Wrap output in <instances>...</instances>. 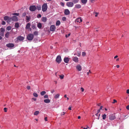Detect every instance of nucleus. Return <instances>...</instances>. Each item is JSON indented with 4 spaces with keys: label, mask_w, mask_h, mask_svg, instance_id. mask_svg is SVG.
I'll list each match as a JSON object with an SVG mask.
<instances>
[{
    "label": "nucleus",
    "mask_w": 129,
    "mask_h": 129,
    "mask_svg": "<svg viewBox=\"0 0 129 129\" xmlns=\"http://www.w3.org/2000/svg\"><path fill=\"white\" fill-rule=\"evenodd\" d=\"M34 38V35L32 34H28L27 37V39L29 41H31Z\"/></svg>",
    "instance_id": "nucleus-1"
},
{
    "label": "nucleus",
    "mask_w": 129,
    "mask_h": 129,
    "mask_svg": "<svg viewBox=\"0 0 129 129\" xmlns=\"http://www.w3.org/2000/svg\"><path fill=\"white\" fill-rule=\"evenodd\" d=\"M48 6L46 3L43 4L42 6V10L43 12H46L47 10Z\"/></svg>",
    "instance_id": "nucleus-2"
},
{
    "label": "nucleus",
    "mask_w": 129,
    "mask_h": 129,
    "mask_svg": "<svg viewBox=\"0 0 129 129\" xmlns=\"http://www.w3.org/2000/svg\"><path fill=\"white\" fill-rule=\"evenodd\" d=\"M5 30V28H1L0 29V35L3 37L4 36V33Z\"/></svg>",
    "instance_id": "nucleus-3"
},
{
    "label": "nucleus",
    "mask_w": 129,
    "mask_h": 129,
    "mask_svg": "<svg viewBox=\"0 0 129 129\" xmlns=\"http://www.w3.org/2000/svg\"><path fill=\"white\" fill-rule=\"evenodd\" d=\"M36 9V7L35 5H32L30 6L29 9L31 11H34Z\"/></svg>",
    "instance_id": "nucleus-4"
},
{
    "label": "nucleus",
    "mask_w": 129,
    "mask_h": 129,
    "mask_svg": "<svg viewBox=\"0 0 129 129\" xmlns=\"http://www.w3.org/2000/svg\"><path fill=\"white\" fill-rule=\"evenodd\" d=\"M56 61L58 63H60L61 61V59L60 55H58L56 58Z\"/></svg>",
    "instance_id": "nucleus-5"
},
{
    "label": "nucleus",
    "mask_w": 129,
    "mask_h": 129,
    "mask_svg": "<svg viewBox=\"0 0 129 129\" xmlns=\"http://www.w3.org/2000/svg\"><path fill=\"white\" fill-rule=\"evenodd\" d=\"M66 5L68 7H73V6L74 3L72 2H68L67 3Z\"/></svg>",
    "instance_id": "nucleus-6"
},
{
    "label": "nucleus",
    "mask_w": 129,
    "mask_h": 129,
    "mask_svg": "<svg viewBox=\"0 0 129 129\" xmlns=\"http://www.w3.org/2000/svg\"><path fill=\"white\" fill-rule=\"evenodd\" d=\"M6 46L8 48H13L14 46V44L12 43H9L6 44Z\"/></svg>",
    "instance_id": "nucleus-7"
},
{
    "label": "nucleus",
    "mask_w": 129,
    "mask_h": 129,
    "mask_svg": "<svg viewBox=\"0 0 129 129\" xmlns=\"http://www.w3.org/2000/svg\"><path fill=\"white\" fill-rule=\"evenodd\" d=\"M116 117L113 114L109 116V119L111 120H113L115 119Z\"/></svg>",
    "instance_id": "nucleus-8"
},
{
    "label": "nucleus",
    "mask_w": 129,
    "mask_h": 129,
    "mask_svg": "<svg viewBox=\"0 0 129 129\" xmlns=\"http://www.w3.org/2000/svg\"><path fill=\"white\" fill-rule=\"evenodd\" d=\"M56 28V27L55 25H51L50 27V31H54Z\"/></svg>",
    "instance_id": "nucleus-9"
},
{
    "label": "nucleus",
    "mask_w": 129,
    "mask_h": 129,
    "mask_svg": "<svg viewBox=\"0 0 129 129\" xmlns=\"http://www.w3.org/2000/svg\"><path fill=\"white\" fill-rule=\"evenodd\" d=\"M70 12L68 9H66L64 11V13L66 15H69Z\"/></svg>",
    "instance_id": "nucleus-10"
},
{
    "label": "nucleus",
    "mask_w": 129,
    "mask_h": 129,
    "mask_svg": "<svg viewBox=\"0 0 129 129\" xmlns=\"http://www.w3.org/2000/svg\"><path fill=\"white\" fill-rule=\"evenodd\" d=\"M70 59L68 57H65L64 59V61L66 63H68Z\"/></svg>",
    "instance_id": "nucleus-11"
},
{
    "label": "nucleus",
    "mask_w": 129,
    "mask_h": 129,
    "mask_svg": "<svg viewBox=\"0 0 129 129\" xmlns=\"http://www.w3.org/2000/svg\"><path fill=\"white\" fill-rule=\"evenodd\" d=\"M24 39V38L23 37L20 36H19L17 38V39L19 41H22Z\"/></svg>",
    "instance_id": "nucleus-12"
},
{
    "label": "nucleus",
    "mask_w": 129,
    "mask_h": 129,
    "mask_svg": "<svg viewBox=\"0 0 129 129\" xmlns=\"http://www.w3.org/2000/svg\"><path fill=\"white\" fill-rule=\"evenodd\" d=\"M77 69L79 71H80L81 70L82 68L81 66L79 64L76 67Z\"/></svg>",
    "instance_id": "nucleus-13"
},
{
    "label": "nucleus",
    "mask_w": 129,
    "mask_h": 129,
    "mask_svg": "<svg viewBox=\"0 0 129 129\" xmlns=\"http://www.w3.org/2000/svg\"><path fill=\"white\" fill-rule=\"evenodd\" d=\"M73 60L76 62H78V58L77 57H74L73 58Z\"/></svg>",
    "instance_id": "nucleus-14"
},
{
    "label": "nucleus",
    "mask_w": 129,
    "mask_h": 129,
    "mask_svg": "<svg viewBox=\"0 0 129 129\" xmlns=\"http://www.w3.org/2000/svg\"><path fill=\"white\" fill-rule=\"evenodd\" d=\"M30 26V24L29 23H27L26 25L25 29H29Z\"/></svg>",
    "instance_id": "nucleus-15"
},
{
    "label": "nucleus",
    "mask_w": 129,
    "mask_h": 129,
    "mask_svg": "<svg viewBox=\"0 0 129 129\" xmlns=\"http://www.w3.org/2000/svg\"><path fill=\"white\" fill-rule=\"evenodd\" d=\"M13 21H18L17 17L16 16H13L12 17Z\"/></svg>",
    "instance_id": "nucleus-16"
},
{
    "label": "nucleus",
    "mask_w": 129,
    "mask_h": 129,
    "mask_svg": "<svg viewBox=\"0 0 129 129\" xmlns=\"http://www.w3.org/2000/svg\"><path fill=\"white\" fill-rule=\"evenodd\" d=\"M37 26L39 29H41L42 27V24L41 23L39 22L37 24Z\"/></svg>",
    "instance_id": "nucleus-17"
},
{
    "label": "nucleus",
    "mask_w": 129,
    "mask_h": 129,
    "mask_svg": "<svg viewBox=\"0 0 129 129\" xmlns=\"http://www.w3.org/2000/svg\"><path fill=\"white\" fill-rule=\"evenodd\" d=\"M76 21L80 23V22L82 21V20L81 19V17L78 18L77 19Z\"/></svg>",
    "instance_id": "nucleus-18"
},
{
    "label": "nucleus",
    "mask_w": 129,
    "mask_h": 129,
    "mask_svg": "<svg viewBox=\"0 0 129 129\" xmlns=\"http://www.w3.org/2000/svg\"><path fill=\"white\" fill-rule=\"evenodd\" d=\"M10 34V32L9 31H7L5 35V37L7 38H8L9 37Z\"/></svg>",
    "instance_id": "nucleus-19"
},
{
    "label": "nucleus",
    "mask_w": 129,
    "mask_h": 129,
    "mask_svg": "<svg viewBox=\"0 0 129 129\" xmlns=\"http://www.w3.org/2000/svg\"><path fill=\"white\" fill-rule=\"evenodd\" d=\"M81 7V6L80 4H76L75 6V8L77 9H80Z\"/></svg>",
    "instance_id": "nucleus-20"
},
{
    "label": "nucleus",
    "mask_w": 129,
    "mask_h": 129,
    "mask_svg": "<svg viewBox=\"0 0 129 129\" xmlns=\"http://www.w3.org/2000/svg\"><path fill=\"white\" fill-rule=\"evenodd\" d=\"M12 21H13L12 18L9 17L8 20L7 21V22L8 23H10Z\"/></svg>",
    "instance_id": "nucleus-21"
},
{
    "label": "nucleus",
    "mask_w": 129,
    "mask_h": 129,
    "mask_svg": "<svg viewBox=\"0 0 129 129\" xmlns=\"http://www.w3.org/2000/svg\"><path fill=\"white\" fill-rule=\"evenodd\" d=\"M42 21L44 22H45L47 20V18L45 17H43L42 18Z\"/></svg>",
    "instance_id": "nucleus-22"
},
{
    "label": "nucleus",
    "mask_w": 129,
    "mask_h": 129,
    "mask_svg": "<svg viewBox=\"0 0 129 129\" xmlns=\"http://www.w3.org/2000/svg\"><path fill=\"white\" fill-rule=\"evenodd\" d=\"M9 17L7 16H4V20L6 21H8V20Z\"/></svg>",
    "instance_id": "nucleus-23"
},
{
    "label": "nucleus",
    "mask_w": 129,
    "mask_h": 129,
    "mask_svg": "<svg viewBox=\"0 0 129 129\" xmlns=\"http://www.w3.org/2000/svg\"><path fill=\"white\" fill-rule=\"evenodd\" d=\"M44 102L46 103H49L50 102V100L48 99H45L44 100Z\"/></svg>",
    "instance_id": "nucleus-24"
},
{
    "label": "nucleus",
    "mask_w": 129,
    "mask_h": 129,
    "mask_svg": "<svg viewBox=\"0 0 129 129\" xmlns=\"http://www.w3.org/2000/svg\"><path fill=\"white\" fill-rule=\"evenodd\" d=\"M39 111H35L34 113V115H38L39 113Z\"/></svg>",
    "instance_id": "nucleus-25"
},
{
    "label": "nucleus",
    "mask_w": 129,
    "mask_h": 129,
    "mask_svg": "<svg viewBox=\"0 0 129 129\" xmlns=\"http://www.w3.org/2000/svg\"><path fill=\"white\" fill-rule=\"evenodd\" d=\"M41 9V6L40 5H39L37 6L36 7V9H37L39 10H40Z\"/></svg>",
    "instance_id": "nucleus-26"
},
{
    "label": "nucleus",
    "mask_w": 129,
    "mask_h": 129,
    "mask_svg": "<svg viewBox=\"0 0 129 129\" xmlns=\"http://www.w3.org/2000/svg\"><path fill=\"white\" fill-rule=\"evenodd\" d=\"M60 24V22L59 20H57L56 23V26H59Z\"/></svg>",
    "instance_id": "nucleus-27"
},
{
    "label": "nucleus",
    "mask_w": 129,
    "mask_h": 129,
    "mask_svg": "<svg viewBox=\"0 0 129 129\" xmlns=\"http://www.w3.org/2000/svg\"><path fill=\"white\" fill-rule=\"evenodd\" d=\"M87 2V0H81V2L83 4H86Z\"/></svg>",
    "instance_id": "nucleus-28"
},
{
    "label": "nucleus",
    "mask_w": 129,
    "mask_h": 129,
    "mask_svg": "<svg viewBox=\"0 0 129 129\" xmlns=\"http://www.w3.org/2000/svg\"><path fill=\"white\" fill-rule=\"evenodd\" d=\"M60 94H56L54 96V98L55 99H57L58 98Z\"/></svg>",
    "instance_id": "nucleus-29"
},
{
    "label": "nucleus",
    "mask_w": 129,
    "mask_h": 129,
    "mask_svg": "<svg viewBox=\"0 0 129 129\" xmlns=\"http://www.w3.org/2000/svg\"><path fill=\"white\" fill-rule=\"evenodd\" d=\"M95 115L97 116V117H96V118L98 119H99L100 116V114H98L97 113L96 114H95Z\"/></svg>",
    "instance_id": "nucleus-30"
},
{
    "label": "nucleus",
    "mask_w": 129,
    "mask_h": 129,
    "mask_svg": "<svg viewBox=\"0 0 129 129\" xmlns=\"http://www.w3.org/2000/svg\"><path fill=\"white\" fill-rule=\"evenodd\" d=\"M15 27L18 28L19 27V25L18 23H16L15 24Z\"/></svg>",
    "instance_id": "nucleus-31"
},
{
    "label": "nucleus",
    "mask_w": 129,
    "mask_h": 129,
    "mask_svg": "<svg viewBox=\"0 0 129 129\" xmlns=\"http://www.w3.org/2000/svg\"><path fill=\"white\" fill-rule=\"evenodd\" d=\"M46 93V92L45 91H43L41 92L40 94L42 95H44Z\"/></svg>",
    "instance_id": "nucleus-32"
},
{
    "label": "nucleus",
    "mask_w": 129,
    "mask_h": 129,
    "mask_svg": "<svg viewBox=\"0 0 129 129\" xmlns=\"http://www.w3.org/2000/svg\"><path fill=\"white\" fill-rule=\"evenodd\" d=\"M11 27L10 26H7L6 28V30H10L11 29Z\"/></svg>",
    "instance_id": "nucleus-33"
},
{
    "label": "nucleus",
    "mask_w": 129,
    "mask_h": 129,
    "mask_svg": "<svg viewBox=\"0 0 129 129\" xmlns=\"http://www.w3.org/2000/svg\"><path fill=\"white\" fill-rule=\"evenodd\" d=\"M106 116H107L105 114H104V115H103L102 117L103 119H105L106 117Z\"/></svg>",
    "instance_id": "nucleus-34"
},
{
    "label": "nucleus",
    "mask_w": 129,
    "mask_h": 129,
    "mask_svg": "<svg viewBox=\"0 0 129 129\" xmlns=\"http://www.w3.org/2000/svg\"><path fill=\"white\" fill-rule=\"evenodd\" d=\"M34 34L35 36H37L38 35V32L35 31L34 32Z\"/></svg>",
    "instance_id": "nucleus-35"
},
{
    "label": "nucleus",
    "mask_w": 129,
    "mask_h": 129,
    "mask_svg": "<svg viewBox=\"0 0 129 129\" xmlns=\"http://www.w3.org/2000/svg\"><path fill=\"white\" fill-rule=\"evenodd\" d=\"M33 95L34 96L36 97H38V94L34 92L33 93Z\"/></svg>",
    "instance_id": "nucleus-36"
},
{
    "label": "nucleus",
    "mask_w": 129,
    "mask_h": 129,
    "mask_svg": "<svg viewBox=\"0 0 129 129\" xmlns=\"http://www.w3.org/2000/svg\"><path fill=\"white\" fill-rule=\"evenodd\" d=\"M79 0H73V2L75 4L79 2Z\"/></svg>",
    "instance_id": "nucleus-37"
},
{
    "label": "nucleus",
    "mask_w": 129,
    "mask_h": 129,
    "mask_svg": "<svg viewBox=\"0 0 129 129\" xmlns=\"http://www.w3.org/2000/svg\"><path fill=\"white\" fill-rule=\"evenodd\" d=\"M32 28L33 29H34L35 28H36V26L34 24H32L31 26Z\"/></svg>",
    "instance_id": "nucleus-38"
},
{
    "label": "nucleus",
    "mask_w": 129,
    "mask_h": 129,
    "mask_svg": "<svg viewBox=\"0 0 129 129\" xmlns=\"http://www.w3.org/2000/svg\"><path fill=\"white\" fill-rule=\"evenodd\" d=\"M86 53L84 52H82V56H84L86 55Z\"/></svg>",
    "instance_id": "nucleus-39"
},
{
    "label": "nucleus",
    "mask_w": 129,
    "mask_h": 129,
    "mask_svg": "<svg viewBox=\"0 0 129 129\" xmlns=\"http://www.w3.org/2000/svg\"><path fill=\"white\" fill-rule=\"evenodd\" d=\"M60 78L61 79H62L63 78L64 76L63 75H59Z\"/></svg>",
    "instance_id": "nucleus-40"
},
{
    "label": "nucleus",
    "mask_w": 129,
    "mask_h": 129,
    "mask_svg": "<svg viewBox=\"0 0 129 129\" xmlns=\"http://www.w3.org/2000/svg\"><path fill=\"white\" fill-rule=\"evenodd\" d=\"M26 15V13L25 12H24V13H23L22 14V17H23L25 16Z\"/></svg>",
    "instance_id": "nucleus-41"
},
{
    "label": "nucleus",
    "mask_w": 129,
    "mask_h": 129,
    "mask_svg": "<svg viewBox=\"0 0 129 129\" xmlns=\"http://www.w3.org/2000/svg\"><path fill=\"white\" fill-rule=\"evenodd\" d=\"M62 19L63 21H66V18L65 17H63L62 18Z\"/></svg>",
    "instance_id": "nucleus-42"
},
{
    "label": "nucleus",
    "mask_w": 129,
    "mask_h": 129,
    "mask_svg": "<svg viewBox=\"0 0 129 129\" xmlns=\"http://www.w3.org/2000/svg\"><path fill=\"white\" fill-rule=\"evenodd\" d=\"M6 24V23L5 21H3L2 22V25H5Z\"/></svg>",
    "instance_id": "nucleus-43"
},
{
    "label": "nucleus",
    "mask_w": 129,
    "mask_h": 129,
    "mask_svg": "<svg viewBox=\"0 0 129 129\" xmlns=\"http://www.w3.org/2000/svg\"><path fill=\"white\" fill-rule=\"evenodd\" d=\"M26 20L28 21V22L29 21V20L30 18L29 17H28V16H26Z\"/></svg>",
    "instance_id": "nucleus-44"
},
{
    "label": "nucleus",
    "mask_w": 129,
    "mask_h": 129,
    "mask_svg": "<svg viewBox=\"0 0 129 129\" xmlns=\"http://www.w3.org/2000/svg\"><path fill=\"white\" fill-rule=\"evenodd\" d=\"M19 13H14L13 14V15H16L17 16H18L19 15Z\"/></svg>",
    "instance_id": "nucleus-45"
},
{
    "label": "nucleus",
    "mask_w": 129,
    "mask_h": 129,
    "mask_svg": "<svg viewBox=\"0 0 129 129\" xmlns=\"http://www.w3.org/2000/svg\"><path fill=\"white\" fill-rule=\"evenodd\" d=\"M41 14H38L37 16V17L38 18H40L41 17Z\"/></svg>",
    "instance_id": "nucleus-46"
},
{
    "label": "nucleus",
    "mask_w": 129,
    "mask_h": 129,
    "mask_svg": "<svg viewBox=\"0 0 129 129\" xmlns=\"http://www.w3.org/2000/svg\"><path fill=\"white\" fill-rule=\"evenodd\" d=\"M48 95H46L44 96V98L45 99L48 98Z\"/></svg>",
    "instance_id": "nucleus-47"
},
{
    "label": "nucleus",
    "mask_w": 129,
    "mask_h": 129,
    "mask_svg": "<svg viewBox=\"0 0 129 129\" xmlns=\"http://www.w3.org/2000/svg\"><path fill=\"white\" fill-rule=\"evenodd\" d=\"M7 108H4V110L5 112H7Z\"/></svg>",
    "instance_id": "nucleus-48"
},
{
    "label": "nucleus",
    "mask_w": 129,
    "mask_h": 129,
    "mask_svg": "<svg viewBox=\"0 0 129 129\" xmlns=\"http://www.w3.org/2000/svg\"><path fill=\"white\" fill-rule=\"evenodd\" d=\"M117 102V101L115 99H114V100H113V102L112 103L113 104H114V103H115Z\"/></svg>",
    "instance_id": "nucleus-49"
},
{
    "label": "nucleus",
    "mask_w": 129,
    "mask_h": 129,
    "mask_svg": "<svg viewBox=\"0 0 129 129\" xmlns=\"http://www.w3.org/2000/svg\"><path fill=\"white\" fill-rule=\"evenodd\" d=\"M70 35V34H69L68 35H66V38H67Z\"/></svg>",
    "instance_id": "nucleus-50"
},
{
    "label": "nucleus",
    "mask_w": 129,
    "mask_h": 129,
    "mask_svg": "<svg viewBox=\"0 0 129 129\" xmlns=\"http://www.w3.org/2000/svg\"><path fill=\"white\" fill-rule=\"evenodd\" d=\"M80 89L81 90L82 92H83L84 91V89L83 88L81 87L80 88Z\"/></svg>",
    "instance_id": "nucleus-51"
},
{
    "label": "nucleus",
    "mask_w": 129,
    "mask_h": 129,
    "mask_svg": "<svg viewBox=\"0 0 129 129\" xmlns=\"http://www.w3.org/2000/svg\"><path fill=\"white\" fill-rule=\"evenodd\" d=\"M54 91L55 90L54 89L52 90L51 91V93H53Z\"/></svg>",
    "instance_id": "nucleus-52"
},
{
    "label": "nucleus",
    "mask_w": 129,
    "mask_h": 129,
    "mask_svg": "<svg viewBox=\"0 0 129 129\" xmlns=\"http://www.w3.org/2000/svg\"><path fill=\"white\" fill-rule=\"evenodd\" d=\"M65 114V112H62L61 113V115H63Z\"/></svg>",
    "instance_id": "nucleus-53"
},
{
    "label": "nucleus",
    "mask_w": 129,
    "mask_h": 129,
    "mask_svg": "<svg viewBox=\"0 0 129 129\" xmlns=\"http://www.w3.org/2000/svg\"><path fill=\"white\" fill-rule=\"evenodd\" d=\"M27 88L28 90H29L30 89V87L29 86H27Z\"/></svg>",
    "instance_id": "nucleus-54"
},
{
    "label": "nucleus",
    "mask_w": 129,
    "mask_h": 129,
    "mask_svg": "<svg viewBox=\"0 0 129 129\" xmlns=\"http://www.w3.org/2000/svg\"><path fill=\"white\" fill-rule=\"evenodd\" d=\"M37 99L35 98H33L32 99V100H33L35 101H36V100Z\"/></svg>",
    "instance_id": "nucleus-55"
},
{
    "label": "nucleus",
    "mask_w": 129,
    "mask_h": 129,
    "mask_svg": "<svg viewBox=\"0 0 129 129\" xmlns=\"http://www.w3.org/2000/svg\"><path fill=\"white\" fill-rule=\"evenodd\" d=\"M126 92L127 94H129V89L127 90Z\"/></svg>",
    "instance_id": "nucleus-56"
},
{
    "label": "nucleus",
    "mask_w": 129,
    "mask_h": 129,
    "mask_svg": "<svg viewBox=\"0 0 129 129\" xmlns=\"http://www.w3.org/2000/svg\"><path fill=\"white\" fill-rule=\"evenodd\" d=\"M126 108L128 110H129V105L126 107Z\"/></svg>",
    "instance_id": "nucleus-57"
},
{
    "label": "nucleus",
    "mask_w": 129,
    "mask_h": 129,
    "mask_svg": "<svg viewBox=\"0 0 129 129\" xmlns=\"http://www.w3.org/2000/svg\"><path fill=\"white\" fill-rule=\"evenodd\" d=\"M95 14H96L95 15V16L96 17L99 14V13L96 12Z\"/></svg>",
    "instance_id": "nucleus-58"
},
{
    "label": "nucleus",
    "mask_w": 129,
    "mask_h": 129,
    "mask_svg": "<svg viewBox=\"0 0 129 129\" xmlns=\"http://www.w3.org/2000/svg\"><path fill=\"white\" fill-rule=\"evenodd\" d=\"M61 5H62V6H64V3H61Z\"/></svg>",
    "instance_id": "nucleus-59"
},
{
    "label": "nucleus",
    "mask_w": 129,
    "mask_h": 129,
    "mask_svg": "<svg viewBox=\"0 0 129 129\" xmlns=\"http://www.w3.org/2000/svg\"><path fill=\"white\" fill-rule=\"evenodd\" d=\"M80 55H81L80 53H78V54L77 55L78 56H80Z\"/></svg>",
    "instance_id": "nucleus-60"
},
{
    "label": "nucleus",
    "mask_w": 129,
    "mask_h": 129,
    "mask_svg": "<svg viewBox=\"0 0 129 129\" xmlns=\"http://www.w3.org/2000/svg\"><path fill=\"white\" fill-rule=\"evenodd\" d=\"M44 119H45V121H47V117H45Z\"/></svg>",
    "instance_id": "nucleus-61"
},
{
    "label": "nucleus",
    "mask_w": 129,
    "mask_h": 129,
    "mask_svg": "<svg viewBox=\"0 0 129 129\" xmlns=\"http://www.w3.org/2000/svg\"><path fill=\"white\" fill-rule=\"evenodd\" d=\"M100 109L98 110L97 111V113L98 114L100 112Z\"/></svg>",
    "instance_id": "nucleus-62"
},
{
    "label": "nucleus",
    "mask_w": 129,
    "mask_h": 129,
    "mask_svg": "<svg viewBox=\"0 0 129 129\" xmlns=\"http://www.w3.org/2000/svg\"><path fill=\"white\" fill-rule=\"evenodd\" d=\"M100 109L98 110L97 111V113L98 114L100 112Z\"/></svg>",
    "instance_id": "nucleus-63"
},
{
    "label": "nucleus",
    "mask_w": 129,
    "mask_h": 129,
    "mask_svg": "<svg viewBox=\"0 0 129 129\" xmlns=\"http://www.w3.org/2000/svg\"><path fill=\"white\" fill-rule=\"evenodd\" d=\"M103 108V106H101L100 107V109H100V110L102 109Z\"/></svg>",
    "instance_id": "nucleus-64"
}]
</instances>
